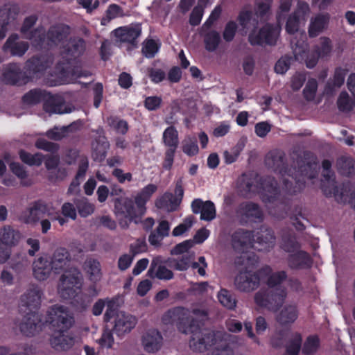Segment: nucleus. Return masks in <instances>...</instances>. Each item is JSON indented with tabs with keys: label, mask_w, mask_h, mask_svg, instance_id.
Returning <instances> with one entry per match:
<instances>
[{
	"label": "nucleus",
	"mask_w": 355,
	"mask_h": 355,
	"mask_svg": "<svg viewBox=\"0 0 355 355\" xmlns=\"http://www.w3.org/2000/svg\"><path fill=\"white\" fill-rule=\"evenodd\" d=\"M254 241V236L252 232L244 229H239L236 230L232 236V245L234 249L239 252H242L243 255H249L252 258L254 255L248 254L244 252L252 246Z\"/></svg>",
	"instance_id": "f3484780"
},
{
	"label": "nucleus",
	"mask_w": 355,
	"mask_h": 355,
	"mask_svg": "<svg viewBox=\"0 0 355 355\" xmlns=\"http://www.w3.org/2000/svg\"><path fill=\"white\" fill-rule=\"evenodd\" d=\"M3 82L8 85L22 86L31 82L26 71H23L18 63H9L5 67L2 74Z\"/></svg>",
	"instance_id": "ddd939ff"
},
{
	"label": "nucleus",
	"mask_w": 355,
	"mask_h": 355,
	"mask_svg": "<svg viewBox=\"0 0 355 355\" xmlns=\"http://www.w3.org/2000/svg\"><path fill=\"white\" fill-rule=\"evenodd\" d=\"M157 187L153 184L146 186L135 198L139 215H144L146 211L145 205L152 195L157 191Z\"/></svg>",
	"instance_id": "c756f323"
},
{
	"label": "nucleus",
	"mask_w": 355,
	"mask_h": 355,
	"mask_svg": "<svg viewBox=\"0 0 355 355\" xmlns=\"http://www.w3.org/2000/svg\"><path fill=\"white\" fill-rule=\"evenodd\" d=\"M236 263L243 265L245 268L241 270L234 279L236 288L241 292L250 293L255 290L259 285V275L252 271L254 267V257L243 255Z\"/></svg>",
	"instance_id": "0eeeda50"
},
{
	"label": "nucleus",
	"mask_w": 355,
	"mask_h": 355,
	"mask_svg": "<svg viewBox=\"0 0 355 355\" xmlns=\"http://www.w3.org/2000/svg\"><path fill=\"white\" fill-rule=\"evenodd\" d=\"M315 157H297L294 161L298 169L295 166L288 169V191L295 193L301 189L306 182L305 178L313 179L318 175L319 165L314 160Z\"/></svg>",
	"instance_id": "423d86ee"
},
{
	"label": "nucleus",
	"mask_w": 355,
	"mask_h": 355,
	"mask_svg": "<svg viewBox=\"0 0 355 355\" xmlns=\"http://www.w3.org/2000/svg\"><path fill=\"white\" fill-rule=\"evenodd\" d=\"M162 103V97L157 96H148L144 101V107L148 111H155L158 110L161 107Z\"/></svg>",
	"instance_id": "774afa93"
},
{
	"label": "nucleus",
	"mask_w": 355,
	"mask_h": 355,
	"mask_svg": "<svg viewBox=\"0 0 355 355\" xmlns=\"http://www.w3.org/2000/svg\"><path fill=\"white\" fill-rule=\"evenodd\" d=\"M238 29V26L234 21H229L224 28L223 33V37L224 40L227 42H232L236 33Z\"/></svg>",
	"instance_id": "69168bd1"
},
{
	"label": "nucleus",
	"mask_w": 355,
	"mask_h": 355,
	"mask_svg": "<svg viewBox=\"0 0 355 355\" xmlns=\"http://www.w3.org/2000/svg\"><path fill=\"white\" fill-rule=\"evenodd\" d=\"M203 36L206 50L209 52L216 51L221 40L219 33L215 30H211L204 34Z\"/></svg>",
	"instance_id": "c03bdc74"
},
{
	"label": "nucleus",
	"mask_w": 355,
	"mask_h": 355,
	"mask_svg": "<svg viewBox=\"0 0 355 355\" xmlns=\"http://www.w3.org/2000/svg\"><path fill=\"white\" fill-rule=\"evenodd\" d=\"M47 207L40 200L34 201L20 214L19 220L25 224L36 225L46 214Z\"/></svg>",
	"instance_id": "4468645a"
},
{
	"label": "nucleus",
	"mask_w": 355,
	"mask_h": 355,
	"mask_svg": "<svg viewBox=\"0 0 355 355\" xmlns=\"http://www.w3.org/2000/svg\"><path fill=\"white\" fill-rule=\"evenodd\" d=\"M43 108L45 112L50 114H64L69 112L65 107V100L60 94H52L47 92L45 97Z\"/></svg>",
	"instance_id": "aec40b11"
},
{
	"label": "nucleus",
	"mask_w": 355,
	"mask_h": 355,
	"mask_svg": "<svg viewBox=\"0 0 355 355\" xmlns=\"http://www.w3.org/2000/svg\"><path fill=\"white\" fill-rule=\"evenodd\" d=\"M70 31V27L67 24H59L51 26L46 32V44L58 46L67 40Z\"/></svg>",
	"instance_id": "a211bd4d"
},
{
	"label": "nucleus",
	"mask_w": 355,
	"mask_h": 355,
	"mask_svg": "<svg viewBox=\"0 0 355 355\" xmlns=\"http://www.w3.org/2000/svg\"><path fill=\"white\" fill-rule=\"evenodd\" d=\"M182 148L187 155H196L199 150L197 138L187 137L182 142Z\"/></svg>",
	"instance_id": "5fc2aeb1"
},
{
	"label": "nucleus",
	"mask_w": 355,
	"mask_h": 355,
	"mask_svg": "<svg viewBox=\"0 0 355 355\" xmlns=\"http://www.w3.org/2000/svg\"><path fill=\"white\" fill-rule=\"evenodd\" d=\"M114 318L113 331L119 336L130 332L137 324V318L123 311H116L114 302L107 300L105 320L108 322Z\"/></svg>",
	"instance_id": "1a4fd4ad"
},
{
	"label": "nucleus",
	"mask_w": 355,
	"mask_h": 355,
	"mask_svg": "<svg viewBox=\"0 0 355 355\" xmlns=\"http://www.w3.org/2000/svg\"><path fill=\"white\" fill-rule=\"evenodd\" d=\"M193 257V253L183 254L180 259H173L168 261V266L179 271L187 270L190 268L191 258Z\"/></svg>",
	"instance_id": "8fccbe9b"
},
{
	"label": "nucleus",
	"mask_w": 355,
	"mask_h": 355,
	"mask_svg": "<svg viewBox=\"0 0 355 355\" xmlns=\"http://www.w3.org/2000/svg\"><path fill=\"white\" fill-rule=\"evenodd\" d=\"M107 125L113 128L116 133L125 135L129 129L128 123L126 121L121 119L116 116H110L107 117Z\"/></svg>",
	"instance_id": "de8ad7c7"
},
{
	"label": "nucleus",
	"mask_w": 355,
	"mask_h": 355,
	"mask_svg": "<svg viewBox=\"0 0 355 355\" xmlns=\"http://www.w3.org/2000/svg\"><path fill=\"white\" fill-rule=\"evenodd\" d=\"M114 214L122 229H128L131 222L138 223L142 215L136 211L132 200L128 198L116 199L114 204Z\"/></svg>",
	"instance_id": "9d476101"
},
{
	"label": "nucleus",
	"mask_w": 355,
	"mask_h": 355,
	"mask_svg": "<svg viewBox=\"0 0 355 355\" xmlns=\"http://www.w3.org/2000/svg\"><path fill=\"white\" fill-rule=\"evenodd\" d=\"M319 347V339L315 336H309L304 343L302 353L306 355H311L316 352Z\"/></svg>",
	"instance_id": "bf43d9fd"
},
{
	"label": "nucleus",
	"mask_w": 355,
	"mask_h": 355,
	"mask_svg": "<svg viewBox=\"0 0 355 355\" xmlns=\"http://www.w3.org/2000/svg\"><path fill=\"white\" fill-rule=\"evenodd\" d=\"M300 17L297 12L291 14L286 23V31L288 34H294L297 32L300 28Z\"/></svg>",
	"instance_id": "052dcab7"
},
{
	"label": "nucleus",
	"mask_w": 355,
	"mask_h": 355,
	"mask_svg": "<svg viewBox=\"0 0 355 355\" xmlns=\"http://www.w3.org/2000/svg\"><path fill=\"white\" fill-rule=\"evenodd\" d=\"M288 263L291 268H304L311 266V260L306 252L298 250L290 255Z\"/></svg>",
	"instance_id": "72a5a7b5"
},
{
	"label": "nucleus",
	"mask_w": 355,
	"mask_h": 355,
	"mask_svg": "<svg viewBox=\"0 0 355 355\" xmlns=\"http://www.w3.org/2000/svg\"><path fill=\"white\" fill-rule=\"evenodd\" d=\"M279 34V28L268 23L259 31L252 30L248 35V42L252 46H274L277 43Z\"/></svg>",
	"instance_id": "9b49d317"
},
{
	"label": "nucleus",
	"mask_w": 355,
	"mask_h": 355,
	"mask_svg": "<svg viewBox=\"0 0 355 355\" xmlns=\"http://www.w3.org/2000/svg\"><path fill=\"white\" fill-rule=\"evenodd\" d=\"M256 241L260 246L259 250H268L272 248L275 243V237L272 230L262 227L257 234Z\"/></svg>",
	"instance_id": "473e14b6"
},
{
	"label": "nucleus",
	"mask_w": 355,
	"mask_h": 355,
	"mask_svg": "<svg viewBox=\"0 0 355 355\" xmlns=\"http://www.w3.org/2000/svg\"><path fill=\"white\" fill-rule=\"evenodd\" d=\"M40 327L38 318L33 313L28 314L27 318L21 322L19 327L21 331L27 336H33L38 331Z\"/></svg>",
	"instance_id": "e433bc0d"
},
{
	"label": "nucleus",
	"mask_w": 355,
	"mask_h": 355,
	"mask_svg": "<svg viewBox=\"0 0 355 355\" xmlns=\"http://www.w3.org/2000/svg\"><path fill=\"white\" fill-rule=\"evenodd\" d=\"M10 265L12 270L16 272L19 273L24 272L27 269L29 265V261L25 254L17 253L11 259Z\"/></svg>",
	"instance_id": "49530a36"
},
{
	"label": "nucleus",
	"mask_w": 355,
	"mask_h": 355,
	"mask_svg": "<svg viewBox=\"0 0 355 355\" xmlns=\"http://www.w3.org/2000/svg\"><path fill=\"white\" fill-rule=\"evenodd\" d=\"M52 64L51 58L46 55H34L27 60L24 69L28 77L33 81L35 78L40 76Z\"/></svg>",
	"instance_id": "f8f14e48"
},
{
	"label": "nucleus",
	"mask_w": 355,
	"mask_h": 355,
	"mask_svg": "<svg viewBox=\"0 0 355 355\" xmlns=\"http://www.w3.org/2000/svg\"><path fill=\"white\" fill-rule=\"evenodd\" d=\"M329 21V15H318L311 21L309 26V35L310 37H315L323 31Z\"/></svg>",
	"instance_id": "2f4dec72"
},
{
	"label": "nucleus",
	"mask_w": 355,
	"mask_h": 355,
	"mask_svg": "<svg viewBox=\"0 0 355 355\" xmlns=\"http://www.w3.org/2000/svg\"><path fill=\"white\" fill-rule=\"evenodd\" d=\"M114 36L123 43H128L133 46H137L138 37L141 34V26L139 24H130L119 27L114 30Z\"/></svg>",
	"instance_id": "dca6fc26"
},
{
	"label": "nucleus",
	"mask_w": 355,
	"mask_h": 355,
	"mask_svg": "<svg viewBox=\"0 0 355 355\" xmlns=\"http://www.w3.org/2000/svg\"><path fill=\"white\" fill-rule=\"evenodd\" d=\"M19 9L16 5H11L8 8H5L0 10V17L1 22L4 25H8L10 21H14L18 16Z\"/></svg>",
	"instance_id": "603ef678"
},
{
	"label": "nucleus",
	"mask_w": 355,
	"mask_h": 355,
	"mask_svg": "<svg viewBox=\"0 0 355 355\" xmlns=\"http://www.w3.org/2000/svg\"><path fill=\"white\" fill-rule=\"evenodd\" d=\"M191 208L194 214H200L201 220L211 221L216 218V207L210 200L202 201L201 199H196L191 203Z\"/></svg>",
	"instance_id": "412c9836"
},
{
	"label": "nucleus",
	"mask_w": 355,
	"mask_h": 355,
	"mask_svg": "<svg viewBox=\"0 0 355 355\" xmlns=\"http://www.w3.org/2000/svg\"><path fill=\"white\" fill-rule=\"evenodd\" d=\"M84 269L89 276V279L96 283L99 282L102 277L100 263L95 259H88L85 262Z\"/></svg>",
	"instance_id": "a19ab883"
},
{
	"label": "nucleus",
	"mask_w": 355,
	"mask_h": 355,
	"mask_svg": "<svg viewBox=\"0 0 355 355\" xmlns=\"http://www.w3.org/2000/svg\"><path fill=\"white\" fill-rule=\"evenodd\" d=\"M286 278L284 271L277 272L272 274L268 280V288L261 289L254 296L256 304L270 310L276 311L283 304L286 291L281 286L282 282Z\"/></svg>",
	"instance_id": "39448f33"
},
{
	"label": "nucleus",
	"mask_w": 355,
	"mask_h": 355,
	"mask_svg": "<svg viewBox=\"0 0 355 355\" xmlns=\"http://www.w3.org/2000/svg\"><path fill=\"white\" fill-rule=\"evenodd\" d=\"M46 322L51 331H68L74 324V318L67 307L55 304L49 309Z\"/></svg>",
	"instance_id": "6e6552de"
},
{
	"label": "nucleus",
	"mask_w": 355,
	"mask_h": 355,
	"mask_svg": "<svg viewBox=\"0 0 355 355\" xmlns=\"http://www.w3.org/2000/svg\"><path fill=\"white\" fill-rule=\"evenodd\" d=\"M207 317L205 310L194 309L190 311L183 308H175L167 311L163 316V321L176 323L180 331L184 334H191L189 347L195 352H209L220 339L225 338V332L214 331L199 328V322Z\"/></svg>",
	"instance_id": "f257e3e1"
},
{
	"label": "nucleus",
	"mask_w": 355,
	"mask_h": 355,
	"mask_svg": "<svg viewBox=\"0 0 355 355\" xmlns=\"http://www.w3.org/2000/svg\"><path fill=\"white\" fill-rule=\"evenodd\" d=\"M337 105L339 110L342 112H349L352 110V106L350 103L349 96L346 92H340L337 100Z\"/></svg>",
	"instance_id": "338daca9"
},
{
	"label": "nucleus",
	"mask_w": 355,
	"mask_h": 355,
	"mask_svg": "<svg viewBox=\"0 0 355 355\" xmlns=\"http://www.w3.org/2000/svg\"><path fill=\"white\" fill-rule=\"evenodd\" d=\"M280 247L284 251L290 253L291 254L297 252L300 245L297 240V237L293 232H286L282 237L280 242Z\"/></svg>",
	"instance_id": "ea45409f"
},
{
	"label": "nucleus",
	"mask_w": 355,
	"mask_h": 355,
	"mask_svg": "<svg viewBox=\"0 0 355 355\" xmlns=\"http://www.w3.org/2000/svg\"><path fill=\"white\" fill-rule=\"evenodd\" d=\"M21 237V233L10 225H4L0 229V243L10 248L19 243Z\"/></svg>",
	"instance_id": "bb28decb"
},
{
	"label": "nucleus",
	"mask_w": 355,
	"mask_h": 355,
	"mask_svg": "<svg viewBox=\"0 0 355 355\" xmlns=\"http://www.w3.org/2000/svg\"><path fill=\"white\" fill-rule=\"evenodd\" d=\"M159 257H155L153 259L148 271V275L152 278H157L161 280H170L173 279V272L165 266L159 264Z\"/></svg>",
	"instance_id": "c85d7f7f"
},
{
	"label": "nucleus",
	"mask_w": 355,
	"mask_h": 355,
	"mask_svg": "<svg viewBox=\"0 0 355 355\" xmlns=\"http://www.w3.org/2000/svg\"><path fill=\"white\" fill-rule=\"evenodd\" d=\"M347 70L340 67L336 68L334 77L328 80L324 92L325 94L332 96L334 94L336 88H340L345 83Z\"/></svg>",
	"instance_id": "cd10ccee"
},
{
	"label": "nucleus",
	"mask_w": 355,
	"mask_h": 355,
	"mask_svg": "<svg viewBox=\"0 0 355 355\" xmlns=\"http://www.w3.org/2000/svg\"><path fill=\"white\" fill-rule=\"evenodd\" d=\"M42 292L36 285H31L20 299L21 305L30 309L37 308L41 302Z\"/></svg>",
	"instance_id": "393cba45"
},
{
	"label": "nucleus",
	"mask_w": 355,
	"mask_h": 355,
	"mask_svg": "<svg viewBox=\"0 0 355 355\" xmlns=\"http://www.w3.org/2000/svg\"><path fill=\"white\" fill-rule=\"evenodd\" d=\"M159 46L152 39L147 40L142 47V53L147 58H153L159 51Z\"/></svg>",
	"instance_id": "e2e57ef3"
},
{
	"label": "nucleus",
	"mask_w": 355,
	"mask_h": 355,
	"mask_svg": "<svg viewBox=\"0 0 355 355\" xmlns=\"http://www.w3.org/2000/svg\"><path fill=\"white\" fill-rule=\"evenodd\" d=\"M10 169L19 180L21 185L24 187H30L32 185V180L28 178L27 171L24 167L17 162H12L10 164Z\"/></svg>",
	"instance_id": "a18cd8bd"
},
{
	"label": "nucleus",
	"mask_w": 355,
	"mask_h": 355,
	"mask_svg": "<svg viewBox=\"0 0 355 355\" xmlns=\"http://www.w3.org/2000/svg\"><path fill=\"white\" fill-rule=\"evenodd\" d=\"M163 343V338L160 332L152 329L146 331L141 338V343L147 352H155L158 351Z\"/></svg>",
	"instance_id": "5701e85b"
},
{
	"label": "nucleus",
	"mask_w": 355,
	"mask_h": 355,
	"mask_svg": "<svg viewBox=\"0 0 355 355\" xmlns=\"http://www.w3.org/2000/svg\"><path fill=\"white\" fill-rule=\"evenodd\" d=\"M238 189L243 196L251 193H260L265 202H273L279 195L277 183L273 179H263L254 173L242 175L238 180Z\"/></svg>",
	"instance_id": "20e7f679"
},
{
	"label": "nucleus",
	"mask_w": 355,
	"mask_h": 355,
	"mask_svg": "<svg viewBox=\"0 0 355 355\" xmlns=\"http://www.w3.org/2000/svg\"><path fill=\"white\" fill-rule=\"evenodd\" d=\"M302 345V337L299 334L291 335L286 343V353L288 355H297Z\"/></svg>",
	"instance_id": "864d4df0"
},
{
	"label": "nucleus",
	"mask_w": 355,
	"mask_h": 355,
	"mask_svg": "<svg viewBox=\"0 0 355 355\" xmlns=\"http://www.w3.org/2000/svg\"><path fill=\"white\" fill-rule=\"evenodd\" d=\"M96 134H99L92 143V155H106L110 148V144L105 135H101L103 130L102 128H99L96 130H93Z\"/></svg>",
	"instance_id": "7c9ffc66"
},
{
	"label": "nucleus",
	"mask_w": 355,
	"mask_h": 355,
	"mask_svg": "<svg viewBox=\"0 0 355 355\" xmlns=\"http://www.w3.org/2000/svg\"><path fill=\"white\" fill-rule=\"evenodd\" d=\"M224 337L220 339V340L210 349L207 355H234L233 350L228 344V341L231 340L232 336L225 333V336Z\"/></svg>",
	"instance_id": "4c0bfd02"
},
{
	"label": "nucleus",
	"mask_w": 355,
	"mask_h": 355,
	"mask_svg": "<svg viewBox=\"0 0 355 355\" xmlns=\"http://www.w3.org/2000/svg\"><path fill=\"white\" fill-rule=\"evenodd\" d=\"M332 50L331 41L329 37H321V42L320 46H315L313 51L318 57L321 58L327 57L329 55Z\"/></svg>",
	"instance_id": "6e6d98bb"
},
{
	"label": "nucleus",
	"mask_w": 355,
	"mask_h": 355,
	"mask_svg": "<svg viewBox=\"0 0 355 355\" xmlns=\"http://www.w3.org/2000/svg\"><path fill=\"white\" fill-rule=\"evenodd\" d=\"M50 343L58 351H67L75 345L76 338L73 334L67 331H52Z\"/></svg>",
	"instance_id": "6ab92c4d"
},
{
	"label": "nucleus",
	"mask_w": 355,
	"mask_h": 355,
	"mask_svg": "<svg viewBox=\"0 0 355 355\" xmlns=\"http://www.w3.org/2000/svg\"><path fill=\"white\" fill-rule=\"evenodd\" d=\"M318 82L315 78H309L303 89V96L307 101H312L315 97Z\"/></svg>",
	"instance_id": "13d9d810"
},
{
	"label": "nucleus",
	"mask_w": 355,
	"mask_h": 355,
	"mask_svg": "<svg viewBox=\"0 0 355 355\" xmlns=\"http://www.w3.org/2000/svg\"><path fill=\"white\" fill-rule=\"evenodd\" d=\"M38 20L36 15H31L24 18L22 25L19 29L21 34L24 37L27 35L33 29Z\"/></svg>",
	"instance_id": "0e129e2a"
},
{
	"label": "nucleus",
	"mask_w": 355,
	"mask_h": 355,
	"mask_svg": "<svg viewBox=\"0 0 355 355\" xmlns=\"http://www.w3.org/2000/svg\"><path fill=\"white\" fill-rule=\"evenodd\" d=\"M53 269L50 261L44 257H40L33 263V274L38 281H44L49 278Z\"/></svg>",
	"instance_id": "b1692460"
},
{
	"label": "nucleus",
	"mask_w": 355,
	"mask_h": 355,
	"mask_svg": "<svg viewBox=\"0 0 355 355\" xmlns=\"http://www.w3.org/2000/svg\"><path fill=\"white\" fill-rule=\"evenodd\" d=\"M164 146L167 148L165 155H174L179 144L178 132L173 125L166 128L162 135Z\"/></svg>",
	"instance_id": "a878e982"
},
{
	"label": "nucleus",
	"mask_w": 355,
	"mask_h": 355,
	"mask_svg": "<svg viewBox=\"0 0 355 355\" xmlns=\"http://www.w3.org/2000/svg\"><path fill=\"white\" fill-rule=\"evenodd\" d=\"M205 8V7L202 5L198 4L193 8L189 19V22L191 26H196L200 24L203 17Z\"/></svg>",
	"instance_id": "680f3d73"
},
{
	"label": "nucleus",
	"mask_w": 355,
	"mask_h": 355,
	"mask_svg": "<svg viewBox=\"0 0 355 355\" xmlns=\"http://www.w3.org/2000/svg\"><path fill=\"white\" fill-rule=\"evenodd\" d=\"M49 261L54 273L64 270L58 286L60 296L64 300L76 298L78 302L84 296L83 293H78L83 285V277L76 268H69L71 257L68 250L64 248H57Z\"/></svg>",
	"instance_id": "f03ea898"
},
{
	"label": "nucleus",
	"mask_w": 355,
	"mask_h": 355,
	"mask_svg": "<svg viewBox=\"0 0 355 355\" xmlns=\"http://www.w3.org/2000/svg\"><path fill=\"white\" fill-rule=\"evenodd\" d=\"M179 205L180 198H175L174 196L170 193H165L156 201L157 207L168 211L175 210Z\"/></svg>",
	"instance_id": "37998d69"
},
{
	"label": "nucleus",
	"mask_w": 355,
	"mask_h": 355,
	"mask_svg": "<svg viewBox=\"0 0 355 355\" xmlns=\"http://www.w3.org/2000/svg\"><path fill=\"white\" fill-rule=\"evenodd\" d=\"M340 172L345 175H350L355 173V163L350 157H340L337 162Z\"/></svg>",
	"instance_id": "3c124183"
},
{
	"label": "nucleus",
	"mask_w": 355,
	"mask_h": 355,
	"mask_svg": "<svg viewBox=\"0 0 355 355\" xmlns=\"http://www.w3.org/2000/svg\"><path fill=\"white\" fill-rule=\"evenodd\" d=\"M24 38L30 40L32 45L38 49H42L46 44V33L42 26L33 28Z\"/></svg>",
	"instance_id": "c9c22d12"
},
{
	"label": "nucleus",
	"mask_w": 355,
	"mask_h": 355,
	"mask_svg": "<svg viewBox=\"0 0 355 355\" xmlns=\"http://www.w3.org/2000/svg\"><path fill=\"white\" fill-rule=\"evenodd\" d=\"M76 207L82 217H87L92 215L95 210V206L86 198H81L75 201Z\"/></svg>",
	"instance_id": "09e8293b"
},
{
	"label": "nucleus",
	"mask_w": 355,
	"mask_h": 355,
	"mask_svg": "<svg viewBox=\"0 0 355 355\" xmlns=\"http://www.w3.org/2000/svg\"><path fill=\"white\" fill-rule=\"evenodd\" d=\"M218 299L220 303L229 309L236 307V302L230 291L226 289H221L218 294Z\"/></svg>",
	"instance_id": "4d7b16f0"
},
{
	"label": "nucleus",
	"mask_w": 355,
	"mask_h": 355,
	"mask_svg": "<svg viewBox=\"0 0 355 355\" xmlns=\"http://www.w3.org/2000/svg\"><path fill=\"white\" fill-rule=\"evenodd\" d=\"M85 49L86 42L82 37H71L67 41L61 49V60L55 67V73L60 78L70 81L88 76L87 71H82L77 65Z\"/></svg>",
	"instance_id": "7ed1b4c3"
},
{
	"label": "nucleus",
	"mask_w": 355,
	"mask_h": 355,
	"mask_svg": "<svg viewBox=\"0 0 355 355\" xmlns=\"http://www.w3.org/2000/svg\"><path fill=\"white\" fill-rule=\"evenodd\" d=\"M298 312L295 304H286L277 316V321L283 325L293 323L297 318Z\"/></svg>",
	"instance_id": "f704fd0d"
},
{
	"label": "nucleus",
	"mask_w": 355,
	"mask_h": 355,
	"mask_svg": "<svg viewBox=\"0 0 355 355\" xmlns=\"http://www.w3.org/2000/svg\"><path fill=\"white\" fill-rule=\"evenodd\" d=\"M125 16L123 9L116 3L110 4L101 19L102 26H107L110 21L118 17Z\"/></svg>",
	"instance_id": "79ce46f5"
},
{
	"label": "nucleus",
	"mask_w": 355,
	"mask_h": 355,
	"mask_svg": "<svg viewBox=\"0 0 355 355\" xmlns=\"http://www.w3.org/2000/svg\"><path fill=\"white\" fill-rule=\"evenodd\" d=\"M47 91L35 88L26 92L22 96V102L26 105H34L44 101Z\"/></svg>",
	"instance_id": "58836bf2"
},
{
	"label": "nucleus",
	"mask_w": 355,
	"mask_h": 355,
	"mask_svg": "<svg viewBox=\"0 0 355 355\" xmlns=\"http://www.w3.org/2000/svg\"><path fill=\"white\" fill-rule=\"evenodd\" d=\"M28 49V42L21 40L17 33L10 35L1 48L5 54L19 58L24 56Z\"/></svg>",
	"instance_id": "2eb2a0df"
},
{
	"label": "nucleus",
	"mask_w": 355,
	"mask_h": 355,
	"mask_svg": "<svg viewBox=\"0 0 355 355\" xmlns=\"http://www.w3.org/2000/svg\"><path fill=\"white\" fill-rule=\"evenodd\" d=\"M237 213L241 218L245 221L255 222L261 220L263 218V212L260 207L258 205L252 202L241 203Z\"/></svg>",
	"instance_id": "4be33fe9"
}]
</instances>
